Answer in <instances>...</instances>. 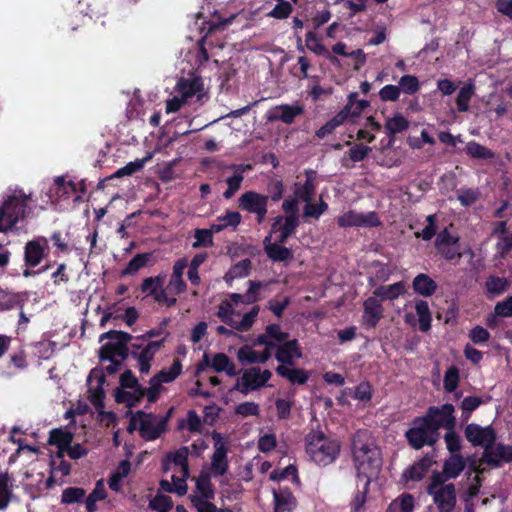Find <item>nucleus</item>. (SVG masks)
<instances>
[{"label": "nucleus", "instance_id": "obj_62", "mask_svg": "<svg viewBox=\"0 0 512 512\" xmlns=\"http://www.w3.org/2000/svg\"><path fill=\"white\" fill-rule=\"evenodd\" d=\"M85 496V490L78 487H69L62 492V502L73 504L82 500Z\"/></svg>", "mask_w": 512, "mask_h": 512}, {"label": "nucleus", "instance_id": "obj_54", "mask_svg": "<svg viewBox=\"0 0 512 512\" xmlns=\"http://www.w3.org/2000/svg\"><path fill=\"white\" fill-rule=\"evenodd\" d=\"M315 191L314 179L312 175H308L304 184L296 187L295 195L304 202H310Z\"/></svg>", "mask_w": 512, "mask_h": 512}, {"label": "nucleus", "instance_id": "obj_11", "mask_svg": "<svg viewBox=\"0 0 512 512\" xmlns=\"http://www.w3.org/2000/svg\"><path fill=\"white\" fill-rule=\"evenodd\" d=\"M428 493L433 496L434 503L440 512H451L456 504V493L453 484H442L440 476L436 475L428 487Z\"/></svg>", "mask_w": 512, "mask_h": 512}, {"label": "nucleus", "instance_id": "obj_24", "mask_svg": "<svg viewBox=\"0 0 512 512\" xmlns=\"http://www.w3.org/2000/svg\"><path fill=\"white\" fill-rule=\"evenodd\" d=\"M299 224L298 216L296 214L287 217H276L272 224L270 234L275 235V240L282 243L295 231Z\"/></svg>", "mask_w": 512, "mask_h": 512}, {"label": "nucleus", "instance_id": "obj_28", "mask_svg": "<svg viewBox=\"0 0 512 512\" xmlns=\"http://www.w3.org/2000/svg\"><path fill=\"white\" fill-rule=\"evenodd\" d=\"M363 323L368 327H375L383 315L382 304L374 295L363 303Z\"/></svg>", "mask_w": 512, "mask_h": 512}, {"label": "nucleus", "instance_id": "obj_48", "mask_svg": "<svg viewBox=\"0 0 512 512\" xmlns=\"http://www.w3.org/2000/svg\"><path fill=\"white\" fill-rule=\"evenodd\" d=\"M409 121L401 114H394L392 117L387 118L385 122V130L388 135L393 136L407 130Z\"/></svg>", "mask_w": 512, "mask_h": 512}, {"label": "nucleus", "instance_id": "obj_23", "mask_svg": "<svg viewBox=\"0 0 512 512\" xmlns=\"http://www.w3.org/2000/svg\"><path fill=\"white\" fill-rule=\"evenodd\" d=\"M483 461L493 466H501L512 461V446L501 443L490 444L483 452Z\"/></svg>", "mask_w": 512, "mask_h": 512}, {"label": "nucleus", "instance_id": "obj_33", "mask_svg": "<svg viewBox=\"0 0 512 512\" xmlns=\"http://www.w3.org/2000/svg\"><path fill=\"white\" fill-rule=\"evenodd\" d=\"M73 440V434L65 429H53L50 432L49 443L58 448L57 456L63 458L64 451L68 448Z\"/></svg>", "mask_w": 512, "mask_h": 512}, {"label": "nucleus", "instance_id": "obj_42", "mask_svg": "<svg viewBox=\"0 0 512 512\" xmlns=\"http://www.w3.org/2000/svg\"><path fill=\"white\" fill-rule=\"evenodd\" d=\"M145 394L143 388H121L116 392V400L119 403H125L128 406L134 405L138 402Z\"/></svg>", "mask_w": 512, "mask_h": 512}, {"label": "nucleus", "instance_id": "obj_7", "mask_svg": "<svg viewBox=\"0 0 512 512\" xmlns=\"http://www.w3.org/2000/svg\"><path fill=\"white\" fill-rule=\"evenodd\" d=\"M212 438L214 441V453L211 457V463L208 471L206 472L211 477L216 478L221 485H224L229 481L227 476L229 468L227 460L228 441L223 435L217 432L212 434Z\"/></svg>", "mask_w": 512, "mask_h": 512}, {"label": "nucleus", "instance_id": "obj_5", "mask_svg": "<svg viewBox=\"0 0 512 512\" xmlns=\"http://www.w3.org/2000/svg\"><path fill=\"white\" fill-rule=\"evenodd\" d=\"M29 201V195L22 190L9 191L3 196L0 201V232H7L27 216Z\"/></svg>", "mask_w": 512, "mask_h": 512}, {"label": "nucleus", "instance_id": "obj_12", "mask_svg": "<svg viewBox=\"0 0 512 512\" xmlns=\"http://www.w3.org/2000/svg\"><path fill=\"white\" fill-rule=\"evenodd\" d=\"M271 376L272 373L267 369H261L260 367L249 368L237 379L234 389L247 394L265 386Z\"/></svg>", "mask_w": 512, "mask_h": 512}, {"label": "nucleus", "instance_id": "obj_27", "mask_svg": "<svg viewBox=\"0 0 512 512\" xmlns=\"http://www.w3.org/2000/svg\"><path fill=\"white\" fill-rule=\"evenodd\" d=\"M250 169L251 166L245 164L230 165L225 168V171L231 172V175L226 178L228 188L223 193V196L226 199H230L240 189L241 183L244 179V174Z\"/></svg>", "mask_w": 512, "mask_h": 512}, {"label": "nucleus", "instance_id": "obj_52", "mask_svg": "<svg viewBox=\"0 0 512 512\" xmlns=\"http://www.w3.org/2000/svg\"><path fill=\"white\" fill-rule=\"evenodd\" d=\"M106 497L105 485L102 480H99L92 493L86 498L85 505L88 512L96 511V503Z\"/></svg>", "mask_w": 512, "mask_h": 512}, {"label": "nucleus", "instance_id": "obj_10", "mask_svg": "<svg viewBox=\"0 0 512 512\" xmlns=\"http://www.w3.org/2000/svg\"><path fill=\"white\" fill-rule=\"evenodd\" d=\"M105 339L108 342L101 347V358L112 362H117L126 352V345L132 339V336L122 331H109L100 336V341Z\"/></svg>", "mask_w": 512, "mask_h": 512}, {"label": "nucleus", "instance_id": "obj_36", "mask_svg": "<svg viewBox=\"0 0 512 512\" xmlns=\"http://www.w3.org/2000/svg\"><path fill=\"white\" fill-rule=\"evenodd\" d=\"M301 357V352L295 340L288 341L277 347L276 359L283 364H290Z\"/></svg>", "mask_w": 512, "mask_h": 512}, {"label": "nucleus", "instance_id": "obj_19", "mask_svg": "<svg viewBox=\"0 0 512 512\" xmlns=\"http://www.w3.org/2000/svg\"><path fill=\"white\" fill-rule=\"evenodd\" d=\"M268 196L253 191H248L239 198V206L257 215L258 223H261L267 213Z\"/></svg>", "mask_w": 512, "mask_h": 512}, {"label": "nucleus", "instance_id": "obj_47", "mask_svg": "<svg viewBox=\"0 0 512 512\" xmlns=\"http://www.w3.org/2000/svg\"><path fill=\"white\" fill-rule=\"evenodd\" d=\"M414 507V497L410 494H402L390 503L387 512H412Z\"/></svg>", "mask_w": 512, "mask_h": 512}, {"label": "nucleus", "instance_id": "obj_63", "mask_svg": "<svg viewBox=\"0 0 512 512\" xmlns=\"http://www.w3.org/2000/svg\"><path fill=\"white\" fill-rule=\"evenodd\" d=\"M327 208L328 205L322 200L317 204H313L310 201L306 203L303 215L306 218L318 219L327 210Z\"/></svg>", "mask_w": 512, "mask_h": 512}, {"label": "nucleus", "instance_id": "obj_40", "mask_svg": "<svg viewBox=\"0 0 512 512\" xmlns=\"http://www.w3.org/2000/svg\"><path fill=\"white\" fill-rule=\"evenodd\" d=\"M415 312L418 317L419 329L423 332L430 330L432 315L428 302L425 300L415 301Z\"/></svg>", "mask_w": 512, "mask_h": 512}, {"label": "nucleus", "instance_id": "obj_46", "mask_svg": "<svg viewBox=\"0 0 512 512\" xmlns=\"http://www.w3.org/2000/svg\"><path fill=\"white\" fill-rule=\"evenodd\" d=\"M152 253H141L134 256L128 263L127 267L122 271V275H134L141 268L149 265L152 261Z\"/></svg>", "mask_w": 512, "mask_h": 512}, {"label": "nucleus", "instance_id": "obj_29", "mask_svg": "<svg viewBox=\"0 0 512 512\" xmlns=\"http://www.w3.org/2000/svg\"><path fill=\"white\" fill-rule=\"evenodd\" d=\"M368 106L369 102L367 100L358 99V94L353 92L348 95L347 104L338 114L342 115L345 122L348 120L354 121Z\"/></svg>", "mask_w": 512, "mask_h": 512}, {"label": "nucleus", "instance_id": "obj_37", "mask_svg": "<svg viewBox=\"0 0 512 512\" xmlns=\"http://www.w3.org/2000/svg\"><path fill=\"white\" fill-rule=\"evenodd\" d=\"M241 214L237 211H226L225 214L217 217L215 222L211 224V230L218 233L228 227L235 228L241 222Z\"/></svg>", "mask_w": 512, "mask_h": 512}, {"label": "nucleus", "instance_id": "obj_25", "mask_svg": "<svg viewBox=\"0 0 512 512\" xmlns=\"http://www.w3.org/2000/svg\"><path fill=\"white\" fill-rule=\"evenodd\" d=\"M304 109L299 104L294 105H278L271 108L267 112L269 121H282L286 124H292L297 116L302 115Z\"/></svg>", "mask_w": 512, "mask_h": 512}, {"label": "nucleus", "instance_id": "obj_30", "mask_svg": "<svg viewBox=\"0 0 512 512\" xmlns=\"http://www.w3.org/2000/svg\"><path fill=\"white\" fill-rule=\"evenodd\" d=\"M211 476L202 470L200 475L196 478V490L190 495L191 500L196 498L200 499H214L215 492L211 483Z\"/></svg>", "mask_w": 512, "mask_h": 512}, {"label": "nucleus", "instance_id": "obj_39", "mask_svg": "<svg viewBox=\"0 0 512 512\" xmlns=\"http://www.w3.org/2000/svg\"><path fill=\"white\" fill-rule=\"evenodd\" d=\"M405 292V283L396 282L391 285L380 286L373 292V295L381 301L394 300Z\"/></svg>", "mask_w": 512, "mask_h": 512}, {"label": "nucleus", "instance_id": "obj_26", "mask_svg": "<svg viewBox=\"0 0 512 512\" xmlns=\"http://www.w3.org/2000/svg\"><path fill=\"white\" fill-rule=\"evenodd\" d=\"M48 249V240L45 237H38L26 243L25 262L35 267L40 264Z\"/></svg>", "mask_w": 512, "mask_h": 512}, {"label": "nucleus", "instance_id": "obj_53", "mask_svg": "<svg viewBox=\"0 0 512 512\" xmlns=\"http://www.w3.org/2000/svg\"><path fill=\"white\" fill-rule=\"evenodd\" d=\"M429 464H430L429 460L423 459L420 462H418L415 465L408 468L405 471L404 476L408 480L418 481V480L422 479L425 476V474L427 473Z\"/></svg>", "mask_w": 512, "mask_h": 512}, {"label": "nucleus", "instance_id": "obj_3", "mask_svg": "<svg viewBox=\"0 0 512 512\" xmlns=\"http://www.w3.org/2000/svg\"><path fill=\"white\" fill-rule=\"evenodd\" d=\"M188 447H181L166 456L164 470L171 472V481L164 479L160 482L161 488L167 492H175L182 496L187 492L186 479L189 477L188 469Z\"/></svg>", "mask_w": 512, "mask_h": 512}, {"label": "nucleus", "instance_id": "obj_64", "mask_svg": "<svg viewBox=\"0 0 512 512\" xmlns=\"http://www.w3.org/2000/svg\"><path fill=\"white\" fill-rule=\"evenodd\" d=\"M213 499L196 498L191 500L193 507L197 512H223V508H217L211 501Z\"/></svg>", "mask_w": 512, "mask_h": 512}, {"label": "nucleus", "instance_id": "obj_45", "mask_svg": "<svg viewBox=\"0 0 512 512\" xmlns=\"http://www.w3.org/2000/svg\"><path fill=\"white\" fill-rule=\"evenodd\" d=\"M465 468L463 457L458 454H452L445 462L443 474L446 478H456Z\"/></svg>", "mask_w": 512, "mask_h": 512}, {"label": "nucleus", "instance_id": "obj_60", "mask_svg": "<svg viewBox=\"0 0 512 512\" xmlns=\"http://www.w3.org/2000/svg\"><path fill=\"white\" fill-rule=\"evenodd\" d=\"M212 233L213 231L211 228L197 229L194 234L195 242L193 243V247L198 248L211 246L213 244Z\"/></svg>", "mask_w": 512, "mask_h": 512}, {"label": "nucleus", "instance_id": "obj_9", "mask_svg": "<svg viewBox=\"0 0 512 512\" xmlns=\"http://www.w3.org/2000/svg\"><path fill=\"white\" fill-rule=\"evenodd\" d=\"M405 435L409 444L415 449L433 445L439 438V433L430 425L425 416L414 419Z\"/></svg>", "mask_w": 512, "mask_h": 512}, {"label": "nucleus", "instance_id": "obj_31", "mask_svg": "<svg viewBox=\"0 0 512 512\" xmlns=\"http://www.w3.org/2000/svg\"><path fill=\"white\" fill-rule=\"evenodd\" d=\"M274 512H292L296 507V499L286 488L273 490Z\"/></svg>", "mask_w": 512, "mask_h": 512}, {"label": "nucleus", "instance_id": "obj_14", "mask_svg": "<svg viewBox=\"0 0 512 512\" xmlns=\"http://www.w3.org/2000/svg\"><path fill=\"white\" fill-rule=\"evenodd\" d=\"M165 279V274L145 278L141 285V291L146 296H152L153 300L158 304H165L171 307L175 305L176 297L168 296V292L163 287Z\"/></svg>", "mask_w": 512, "mask_h": 512}, {"label": "nucleus", "instance_id": "obj_50", "mask_svg": "<svg viewBox=\"0 0 512 512\" xmlns=\"http://www.w3.org/2000/svg\"><path fill=\"white\" fill-rule=\"evenodd\" d=\"M508 281L496 276L489 277L485 282L486 292L489 298L501 295L507 289Z\"/></svg>", "mask_w": 512, "mask_h": 512}, {"label": "nucleus", "instance_id": "obj_43", "mask_svg": "<svg viewBox=\"0 0 512 512\" xmlns=\"http://www.w3.org/2000/svg\"><path fill=\"white\" fill-rule=\"evenodd\" d=\"M52 192L57 196L56 200L69 198L71 194L76 192V184L64 177H57L52 187Z\"/></svg>", "mask_w": 512, "mask_h": 512}, {"label": "nucleus", "instance_id": "obj_16", "mask_svg": "<svg viewBox=\"0 0 512 512\" xmlns=\"http://www.w3.org/2000/svg\"><path fill=\"white\" fill-rule=\"evenodd\" d=\"M435 247L438 253L447 260L460 259L462 257L459 236L453 234L448 228L443 229L437 234Z\"/></svg>", "mask_w": 512, "mask_h": 512}, {"label": "nucleus", "instance_id": "obj_4", "mask_svg": "<svg viewBox=\"0 0 512 512\" xmlns=\"http://www.w3.org/2000/svg\"><path fill=\"white\" fill-rule=\"evenodd\" d=\"M176 95L166 103V112L174 113L184 104L202 102L207 97V87L201 76L191 74L181 78L175 87Z\"/></svg>", "mask_w": 512, "mask_h": 512}, {"label": "nucleus", "instance_id": "obj_13", "mask_svg": "<svg viewBox=\"0 0 512 512\" xmlns=\"http://www.w3.org/2000/svg\"><path fill=\"white\" fill-rule=\"evenodd\" d=\"M212 368L215 372H225L228 376L232 377L237 374L235 364L229 359L224 353L214 354L209 357L207 354L204 355L202 361L197 365L196 376L201 378L202 373L207 369ZM201 380H197V385L200 386Z\"/></svg>", "mask_w": 512, "mask_h": 512}, {"label": "nucleus", "instance_id": "obj_61", "mask_svg": "<svg viewBox=\"0 0 512 512\" xmlns=\"http://www.w3.org/2000/svg\"><path fill=\"white\" fill-rule=\"evenodd\" d=\"M150 508L160 512H166L172 508L173 502L171 497L164 494H157L149 504Z\"/></svg>", "mask_w": 512, "mask_h": 512}, {"label": "nucleus", "instance_id": "obj_1", "mask_svg": "<svg viewBox=\"0 0 512 512\" xmlns=\"http://www.w3.org/2000/svg\"><path fill=\"white\" fill-rule=\"evenodd\" d=\"M261 287V282L249 281L246 294L233 293L228 300L221 302L217 312L218 317L238 331H247L252 327L259 308L253 306L250 311L243 313L244 306L258 300L257 292Z\"/></svg>", "mask_w": 512, "mask_h": 512}, {"label": "nucleus", "instance_id": "obj_51", "mask_svg": "<svg viewBox=\"0 0 512 512\" xmlns=\"http://www.w3.org/2000/svg\"><path fill=\"white\" fill-rule=\"evenodd\" d=\"M251 268V261L249 259H244L234 266L230 268V270L225 274V281L227 283H231L233 280L237 278L246 277Z\"/></svg>", "mask_w": 512, "mask_h": 512}, {"label": "nucleus", "instance_id": "obj_21", "mask_svg": "<svg viewBox=\"0 0 512 512\" xmlns=\"http://www.w3.org/2000/svg\"><path fill=\"white\" fill-rule=\"evenodd\" d=\"M466 439L474 446L488 447L495 441V431L491 426L482 427L478 424L471 423L465 428Z\"/></svg>", "mask_w": 512, "mask_h": 512}, {"label": "nucleus", "instance_id": "obj_22", "mask_svg": "<svg viewBox=\"0 0 512 512\" xmlns=\"http://www.w3.org/2000/svg\"><path fill=\"white\" fill-rule=\"evenodd\" d=\"M163 339L159 341H151L145 346L132 345L135 350L132 352L133 357L136 358L139 370L142 374H148L151 368L150 362L153 360L155 354L159 351Z\"/></svg>", "mask_w": 512, "mask_h": 512}, {"label": "nucleus", "instance_id": "obj_15", "mask_svg": "<svg viewBox=\"0 0 512 512\" xmlns=\"http://www.w3.org/2000/svg\"><path fill=\"white\" fill-rule=\"evenodd\" d=\"M258 343L264 345L262 349H255L251 346L245 345L237 351V359L242 364L264 363L272 355L275 344L271 341H266V336H260Z\"/></svg>", "mask_w": 512, "mask_h": 512}, {"label": "nucleus", "instance_id": "obj_38", "mask_svg": "<svg viewBox=\"0 0 512 512\" xmlns=\"http://www.w3.org/2000/svg\"><path fill=\"white\" fill-rule=\"evenodd\" d=\"M14 480L7 473H0V510L6 509L14 497Z\"/></svg>", "mask_w": 512, "mask_h": 512}, {"label": "nucleus", "instance_id": "obj_6", "mask_svg": "<svg viewBox=\"0 0 512 512\" xmlns=\"http://www.w3.org/2000/svg\"><path fill=\"white\" fill-rule=\"evenodd\" d=\"M340 443L322 431H311L305 437V450L310 460L319 466L333 463L340 453Z\"/></svg>", "mask_w": 512, "mask_h": 512}, {"label": "nucleus", "instance_id": "obj_55", "mask_svg": "<svg viewBox=\"0 0 512 512\" xmlns=\"http://www.w3.org/2000/svg\"><path fill=\"white\" fill-rule=\"evenodd\" d=\"M278 3L267 14L268 17L283 20L290 16L293 10V4L286 0H276Z\"/></svg>", "mask_w": 512, "mask_h": 512}, {"label": "nucleus", "instance_id": "obj_57", "mask_svg": "<svg viewBox=\"0 0 512 512\" xmlns=\"http://www.w3.org/2000/svg\"><path fill=\"white\" fill-rule=\"evenodd\" d=\"M400 91L412 95L420 89V83L416 76L404 75L399 80Z\"/></svg>", "mask_w": 512, "mask_h": 512}, {"label": "nucleus", "instance_id": "obj_34", "mask_svg": "<svg viewBox=\"0 0 512 512\" xmlns=\"http://www.w3.org/2000/svg\"><path fill=\"white\" fill-rule=\"evenodd\" d=\"M264 248L268 257L273 261H286L293 257L291 250L272 242L271 234L264 239Z\"/></svg>", "mask_w": 512, "mask_h": 512}, {"label": "nucleus", "instance_id": "obj_41", "mask_svg": "<svg viewBox=\"0 0 512 512\" xmlns=\"http://www.w3.org/2000/svg\"><path fill=\"white\" fill-rule=\"evenodd\" d=\"M306 47L313 53L321 55L330 61L336 60L330 51L322 44L321 39L312 31H309L305 37Z\"/></svg>", "mask_w": 512, "mask_h": 512}, {"label": "nucleus", "instance_id": "obj_17", "mask_svg": "<svg viewBox=\"0 0 512 512\" xmlns=\"http://www.w3.org/2000/svg\"><path fill=\"white\" fill-rule=\"evenodd\" d=\"M340 227H375L380 225V221L376 212L369 211L366 213L349 210L337 218Z\"/></svg>", "mask_w": 512, "mask_h": 512}, {"label": "nucleus", "instance_id": "obj_20", "mask_svg": "<svg viewBox=\"0 0 512 512\" xmlns=\"http://www.w3.org/2000/svg\"><path fill=\"white\" fill-rule=\"evenodd\" d=\"M182 365L176 360L168 369H163L155 375L150 381V387L147 390L149 401H154L158 394L162 383H170L181 373Z\"/></svg>", "mask_w": 512, "mask_h": 512}, {"label": "nucleus", "instance_id": "obj_44", "mask_svg": "<svg viewBox=\"0 0 512 512\" xmlns=\"http://www.w3.org/2000/svg\"><path fill=\"white\" fill-rule=\"evenodd\" d=\"M153 156H154V153L149 152L142 159H136L135 161H131V162L127 163L125 166L118 169L114 173L113 177L120 178L123 176H130V175L134 174L135 172L140 171L144 167V165L153 158Z\"/></svg>", "mask_w": 512, "mask_h": 512}, {"label": "nucleus", "instance_id": "obj_49", "mask_svg": "<svg viewBox=\"0 0 512 512\" xmlns=\"http://www.w3.org/2000/svg\"><path fill=\"white\" fill-rule=\"evenodd\" d=\"M475 85L473 82L466 83L458 92L456 98L457 108L461 112H466L469 109V102L474 95Z\"/></svg>", "mask_w": 512, "mask_h": 512}, {"label": "nucleus", "instance_id": "obj_32", "mask_svg": "<svg viewBox=\"0 0 512 512\" xmlns=\"http://www.w3.org/2000/svg\"><path fill=\"white\" fill-rule=\"evenodd\" d=\"M276 372L290 383L297 385H304L310 378V372L288 365L278 366Z\"/></svg>", "mask_w": 512, "mask_h": 512}, {"label": "nucleus", "instance_id": "obj_2", "mask_svg": "<svg viewBox=\"0 0 512 512\" xmlns=\"http://www.w3.org/2000/svg\"><path fill=\"white\" fill-rule=\"evenodd\" d=\"M353 462L358 478L363 480L364 489L370 480L376 476L382 466L379 447L367 431H358L352 441Z\"/></svg>", "mask_w": 512, "mask_h": 512}, {"label": "nucleus", "instance_id": "obj_58", "mask_svg": "<svg viewBox=\"0 0 512 512\" xmlns=\"http://www.w3.org/2000/svg\"><path fill=\"white\" fill-rule=\"evenodd\" d=\"M343 123H345V121L343 120L342 115L337 114L316 131V136L322 139L327 135L331 134L337 127H339Z\"/></svg>", "mask_w": 512, "mask_h": 512}, {"label": "nucleus", "instance_id": "obj_35", "mask_svg": "<svg viewBox=\"0 0 512 512\" xmlns=\"http://www.w3.org/2000/svg\"><path fill=\"white\" fill-rule=\"evenodd\" d=\"M412 287L415 293L430 297L436 292L437 283L429 275L420 273L413 279Z\"/></svg>", "mask_w": 512, "mask_h": 512}, {"label": "nucleus", "instance_id": "obj_56", "mask_svg": "<svg viewBox=\"0 0 512 512\" xmlns=\"http://www.w3.org/2000/svg\"><path fill=\"white\" fill-rule=\"evenodd\" d=\"M181 429H187L190 432H200L202 428V421L195 411H189L184 420L179 423Z\"/></svg>", "mask_w": 512, "mask_h": 512}, {"label": "nucleus", "instance_id": "obj_8", "mask_svg": "<svg viewBox=\"0 0 512 512\" xmlns=\"http://www.w3.org/2000/svg\"><path fill=\"white\" fill-rule=\"evenodd\" d=\"M129 431L138 430L146 440L158 438L165 429V421L161 416L137 412L131 417Z\"/></svg>", "mask_w": 512, "mask_h": 512}, {"label": "nucleus", "instance_id": "obj_18", "mask_svg": "<svg viewBox=\"0 0 512 512\" xmlns=\"http://www.w3.org/2000/svg\"><path fill=\"white\" fill-rule=\"evenodd\" d=\"M453 413V405L444 404L441 407H431L425 418L428 419L430 425L434 427L437 432L440 428L451 430L455 425V417Z\"/></svg>", "mask_w": 512, "mask_h": 512}, {"label": "nucleus", "instance_id": "obj_59", "mask_svg": "<svg viewBox=\"0 0 512 512\" xmlns=\"http://www.w3.org/2000/svg\"><path fill=\"white\" fill-rule=\"evenodd\" d=\"M444 388L448 392H453L459 383V370L455 366L447 369L444 375Z\"/></svg>", "mask_w": 512, "mask_h": 512}]
</instances>
